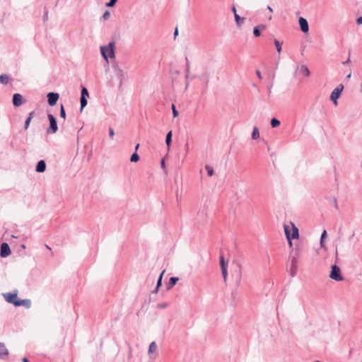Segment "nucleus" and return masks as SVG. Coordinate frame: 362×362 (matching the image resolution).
I'll use <instances>...</instances> for the list:
<instances>
[{"label": "nucleus", "mask_w": 362, "mask_h": 362, "mask_svg": "<svg viewBox=\"0 0 362 362\" xmlns=\"http://www.w3.org/2000/svg\"><path fill=\"white\" fill-rule=\"evenodd\" d=\"M329 277L337 281H341L343 280V276L341 274L340 268L337 265L334 264L332 266Z\"/></svg>", "instance_id": "obj_2"}, {"label": "nucleus", "mask_w": 362, "mask_h": 362, "mask_svg": "<svg viewBox=\"0 0 362 362\" xmlns=\"http://www.w3.org/2000/svg\"><path fill=\"white\" fill-rule=\"evenodd\" d=\"M205 169L207 171V174L209 177H211L212 175H214V169L211 166L209 165H205Z\"/></svg>", "instance_id": "obj_27"}, {"label": "nucleus", "mask_w": 362, "mask_h": 362, "mask_svg": "<svg viewBox=\"0 0 362 362\" xmlns=\"http://www.w3.org/2000/svg\"><path fill=\"white\" fill-rule=\"evenodd\" d=\"M117 1V0H110V1L106 4V6L112 7V6H115V4H116Z\"/></svg>", "instance_id": "obj_37"}, {"label": "nucleus", "mask_w": 362, "mask_h": 362, "mask_svg": "<svg viewBox=\"0 0 362 362\" xmlns=\"http://www.w3.org/2000/svg\"><path fill=\"white\" fill-rule=\"evenodd\" d=\"M256 74L257 76V77L259 78V79H262V75H261V72L259 70H257L256 71Z\"/></svg>", "instance_id": "obj_43"}, {"label": "nucleus", "mask_w": 362, "mask_h": 362, "mask_svg": "<svg viewBox=\"0 0 362 362\" xmlns=\"http://www.w3.org/2000/svg\"><path fill=\"white\" fill-rule=\"evenodd\" d=\"M342 92H332L329 99L335 106L338 105L337 100L340 98Z\"/></svg>", "instance_id": "obj_13"}, {"label": "nucleus", "mask_w": 362, "mask_h": 362, "mask_svg": "<svg viewBox=\"0 0 362 362\" xmlns=\"http://www.w3.org/2000/svg\"><path fill=\"white\" fill-rule=\"evenodd\" d=\"M292 226V233H290V236L292 239H297L299 236L298 228L296 226V225L291 222Z\"/></svg>", "instance_id": "obj_18"}, {"label": "nucleus", "mask_w": 362, "mask_h": 362, "mask_svg": "<svg viewBox=\"0 0 362 362\" xmlns=\"http://www.w3.org/2000/svg\"><path fill=\"white\" fill-rule=\"evenodd\" d=\"M60 117L65 119L66 118V112L64 108V106L62 105L60 108Z\"/></svg>", "instance_id": "obj_35"}, {"label": "nucleus", "mask_w": 362, "mask_h": 362, "mask_svg": "<svg viewBox=\"0 0 362 362\" xmlns=\"http://www.w3.org/2000/svg\"><path fill=\"white\" fill-rule=\"evenodd\" d=\"M139 144H137L135 146V152L137 151V150L139 149Z\"/></svg>", "instance_id": "obj_49"}, {"label": "nucleus", "mask_w": 362, "mask_h": 362, "mask_svg": "<svg viewBox=\"0 0 362 362\" xmlns=\"http://www.w3.org/2000/svg\"><path fill=\"white\" fill-rule=\"evenodd\" d=\"M164 272H165V270H163V271L161 272V274H160V276H159V278H158V281H157V286H156V289H157L159 286H161V284H162V278H163V275Z\"/></svg>", "instance_id": "obj_33"}, {"label": "nucleus", "mask_w": 362, "mask_h": 362, "mask_svg": "<svg viewBox=\"0 0 362 362\" xmlns=\"http://www.w3.org/2000/svg\"><path fill=\"white\" fill-rule=\"evenodd\" d=\"M11 254V249L8 243H4L1 245L0 248V256L1 257H6Z\"/></svg>", "instance_id": "obj_6"}, {"label": "nucleus", "mask_w": 362, "mask_h": 362, "mask_svg": "<svg viewBox=\"0 0 362 362\" xmlns=\"http://www.w3.org/2000/svg\"><path fill=\"white\" fill-rule=\"evenodd\" d=\"M234 17H235V23L238 25L240 26L243 23L244 20H245L244 18H241L238 13H235Z\"/></svg>", "instance_id": "obj_22"}, {"label": "nucleus", "mask_w": 362, "mask_h": 362, "mask_svg": "<svg viewBox=\"0 0 362 362\" xmlns=\"http://www.w3.org/2000/svg\"><path fill=\"white\" fill-rule=\"evenodd\" d=\"M8 355V350L4 343L0 342V358H4Z\"/></svg>", "instance_id": "obj_16"}, {"label": "nucleus", "mask_w": 362, "mask_h": 362, "mask_svg": "<svg viewBox=\"0 0 362 362\" xmlns=\"http://www.w3.org/2000/svg\"><path fill=\"white\" fill-rule=\"evenodd\" d=\"M46 247H47V249H49V250H50V249H51V248H50L47 245H46Z\"/></svg>", "instance_id": "obj_54"}, {"label": "nucleus", "mask_w": 362, "mask_h": 362, "mask_svg": "<svg viewBox=\"0 0 362 362\" xmlns=\"http://www.w3.org/2000/svg\"><path fill=\"white\" fill-rule=\"evenodd\" d=\"M296 71L304 75L305 76H308L310 75V71L305 65H298Z\"/></svg>", "instance_id": "obj_11"}, {"label": "nucleus", "mask_w": 362, "mask_h": 362, "mask_svg": "<svg viewBox=\"0 0 362 362\" xmlns=\"http://www.w3.org/2000/svg\"><path fill=\"white\" fill-rule=\"evenodd\" d=\"M109 135H110V137L111 139H113V136L115 135V132H114V129L112 128H110V129H109Z\"/></svg>", "instance_id": "obj_40"}, {"label": "nucleus", "mask_w": 362, "mask_h": 362, "mask_svg": "<svg viewBox=\"0 0 362 362\" xmlns=\"http://www.w3.org/2000/svg\"><path fill=\"white\" fill-rule=\"evenodd\" d=\"M267 9L270 11V12H272L273 11V9L272 8V7L270 6H267Z\"/></svg>", "instance_id": "obj_50"}, {"label": "nucleus", "mask_w": 362, "mask_h": 362, "mask_svg": "<svg viewBox=\"0 0 362 362\" xmlns=\"http://www.w3.org/2000/svg\"><path fill=\"white\" fill-rule=\"evenodd\" d=\"M298 21L301 31L305 33H308L309 30V25L307 20L303 17H300Z\"/></svg>", "instance_id": "obj_9"}, {"label": "nucleus", "mask_w": 362, "mask_h": 362, "mask_svg": "<svg viewBox=\"0 0 362 362\" xmlns=\"http://www.w3.org/2000/svg\"><path fill=\"white\" fill-rule=\"evenodd\" d=\"M326 236H327V231L325 230H324L321 235V237H320V246L322 248L325 247L324 239L325 238Z\"/></svg>", "instance_id": "obj_26"}, {"label": "nucleus", "mask_w": 362, "mask_h": 362, "mask_svg": "<svg viewBox=\"0 0 362 362\" xmlns=\"http://www.w3.org/2000/svg\"><path fill=\"white\" fill-rule=\"evenodd\" d=\"M59 94L56 92H49L48 95H47V98H48V104L50 105V106H54V105H56L58 99H59Z\"/></svg>", "instance_id": "obj_5"}, {"label": "nucleus", "mask_w": 362, "mask_h": 362, "mask_svg": "<svg viewBox=\"0 0 362 362\" xmlns=\"http://www.w3.org/2000/svg\"><path fill=\"white\" fill-rule=\"evenodd\" d=\"M166 306H167V304H166V303H163V304H160V305H158V308H165Z\"/></svg>", "instance_id": "obj_44"}, {"label": "nucleus", "mask_w": 362, "mask_h": 362, "mask_svg": "<svg viewBox=\"0 0 362 362\" xmlns=\"http://www.w3.org/2000/svg\"><path fill=\"white\" fill-rule=\"evenodd\" d=\"M23 103V96L20 93H15L13 96V104L15 107L21 106Z\"/></svg>", "instance_id": "obj_10"}, {"label": "nucleus", "mask_w": 362, "mask_h": 362, "mask_svg": "<svg viewBox=\"0 0 362 362\" xmlns=\"http://www.w3.org/2000/svg\"><path fill=\"white\" fill-rule=\"evenodd\" d=\"M349 62H350V59L349 58L346 62H343V64H347V63H349Z\"/></svg>", "instance_id": "obj_52"}, {"label": "nucleus", "mask_w": 362, "mask_h": 362, "mask_svg": "<svg viewBox=\"0 0 362 362\" xmlns=\"http://www.w3.org/2000/svg\"><path fill=\"white\" fill-rule=\"evenodd\" d=\"M4 297L8 303H13L14 305V302H16L17 300V294L16 293H8L4 295Z\"/></svg>", "instance_id": "obj_15"}, {"label": "nucleus", "mask_w": 362, "mask_h": 362, "mask_svg": "<svg viewBox=\"0 0 362 362\" xmlns=\"http://www.w3.org/2000/svg\"><path fill=\"white\" fill-rule=\"evenodd\" d=\"M178 35V30H177V28H175V32H174V36L175 37Z\"/></svg>", "instance_id": "obj_47"}, {"label": "nucleus", "mask_w": 362, "mask_h": 362, "mask_svg": "<svg viewBox=\"0 0 362 362\" xmlns=\"http://www.w3.org/2000/svg\"><path fill=\"white\" fill-rule=\"evenodd\" d=\"M81 95L80 98L81 102V110L80 111L82 112L83 109L87 105L88 103V99L90 98L89 96V92H81Z\"/></svg>", "instance_id": "obj_7"}, {"label": "nucleus", "mask_w": 362, "mask_h": 362, "mask_svg": "<svg viewBox=\"0 0 362 362\" xmlns=\"http://www.w3.org/2000/svg\"><path fill=\"white\" fill-rule=\"evenodd\" d=\"M81 90L85 91V90H88L86 87H82Z\"/></svg>", "instance_id": "obj_53"}, {"label": "nucleus", "mask_w": 362, "mask_h": 362, "mask_svg": "<svg viewBox=\"0 0 362 362\" xmlns=\"http://www.w3.org/2000/svg\"><path fill=\"white\" fill-rule=\"evenodd\" d=\"M297 263H298L297 257H292L291 267H290V270H289V272H290V274L291 276H294L296 274Z\"/></svg>", "instance_id": "obj_8"}, {"label": "nucleus", "mask_w": 362, "mask_h": 362, "mask_svg": "<svg viewBox=\"0 0 362 362\" xmlns=\"http://www.w3.org/2000/svg\"><path fill=\"white\" fill-rule=\"evenodd\" d=\"M35 112H31L29 113V115H28V117H30V119H33V115H34Z\"/></svg>", "instance_id": "obj_45"}, {"label": "nucleus", "mask_w": 362, "mask_h": 362, "mask_svg": "<svg viewBox=\"0 0 362 362\" xmlns=\"http://www.w3.org/2000/svg\"><path fill=\"white\" fill-rule=\"evenodd\" d=\"M32 119H30V117H28L25 120V125H24V129H27L28 127H29V125H30V123L31 122Z\"/></svg>", "instance_id": "obj_38"}, {"label": "nucleus", "mask_w": 362, "mask_h": 362, "mask_svg": "<svg viewBox=\"0 0 362 362\" xmlns=\"http://www.w3.org/2000/svg\"><path fill=\"white\" fill-rule=\"evenodd\" d=\"M9 81V77L6 74L0 75V83L2 84H7Z\"/></svg>", "instance_id": "obj_23"}, {"label": "nucleus", "mask_w": 362, "mask_h": 362, "mask_svg": "<svg viewBox=\"0 0 362 362\" xmlns=\"http://www.w3.org/2000/svg\"><path fill=\"white\" fill-rule=\"evenodd\" d=\"M110 16V13L109 11H105L103 15L101 17V19H103L105 21L107 20Z\"/></svg>", "instance_id": "obj_34"}, {"label": "nucleus", "mask_w": 362, "mask_h": 362, "mask_svg": "<svg viewBox=\"0 0 362 362\" xmlns=\"http://www.w3.org/2000/svg\"><path fill=\"white\" fill-rule=\"evenodd\" d=\"M270 124L272 127L276 128L280 125V121L276 118L274 117L271 119Z\"/></svg>", "instance_id": "obj_25"}, {"label": "nucleus", "mask_w": 362, "mask_h": 362, "mask_svg": "<svg viewBox=\"0 0 362 362\" xmlns=\"http://www.w3.org/2000/svg\"><path fill=\"white\" fill-rule=\"evenodd\" d=\"M47 117L49 121V127L47 129V134H54L58 129L57 119L52 114H49Z\"/></svg>", "instance_id": "obj_3"}, {"label": "nucleus", "mask_w": 362, "mask_h": 362, "mask_svg": "<svg viewBox=\"0 0 362 362\" xmlns=\"http://www.w3.org/2000/svg\"><path fill=\"white\" fill-rule=\"evenodd\" d=\"M220 264L221 269L228 268V262H225L224 257L223 256H221L220 257Z\"/></svg>", "instance_id": "obj_29"}, {"label": "nucleus", "mask_w": 362, "mask_h": 362, "mask_svg": "<svg viewBox=\"0 0 362 362\" xmlns=\"http://www.w3.org/2000/svg\"><path fill=\"white\" fill-rule=\"evenodd\" d=\"M139 160V156L136 152H134L130 158V161L132 163H136Z\"/></svg>", "instance_id": "obj_28"}, {"label": "nucleus", "mask_w": 362, "mask_h": 362, "mask_svg": "<svg viewBox=\"0 0 362 362\" xmlns=\"http://www.w3.org/2000/svg\"><path fill=\"white\" fill-rule=\"evenodd\" d=\"M259 137V129L257 127H254L252 132V139L256 140Z\"/></svg>", "instance_id": "obj_21"}, {"label": "nucleus", "mask_w": 362, "mask_h": 362, "mask_svg": "<svg viewBox=\"0 0 362 362\" xmlns=\"http://www.w3.org/2000/svg\"><path fill=\"white\" fill-rule=\"evenodd\" d=\"M274 45L276 46L277 52L280 53L281 52V44L279 42V40H274Z\"/></svg>", "instance_id": "obj_32"}, {"label": "nucleus", "mask_w": 362, "mask_h": 362, "mask_svg": "<svg viewBox=\"0 0 362 362\" xmlns=\"http://www.w3.org/2000/svg\"><path fill=\"white\" fill-rule=\"evenodd\" d=\"M115 42H109L107 46H101L100 52L103 57L107 61L108 57L115 58Z\"/></svg>", "instance_id": "obj_1"}, {"label": "nucleus", "mask_w": 362, "mask_h": 362, "mask_svg": "<svg viewBox=\"0 0 362 362\" xmlns=\"http://www.w3.org/2000/svg\"><path fill=\"white\" fill-rule=\"evenodd\" d=\"M344 85L340 83L337 87H335L333 90H344Z\"/></svg>", "instance_id": "obj_39"}, {"label": "nucleus", "mask_w": 362, "mask_h": 362, "mask_svg": "<svg viewBox=\"0 0 362 362\" xmlns=\"http://www.w3.org/2000/svg\"><path fill=\"white\" fill-rule=\"evenodd\" d=\"M172 135H173L172 131H170L166 135L165 143H166V145L168 146V147H169L171 144Z\"/></svg>", "instance_id": "obj_24"}, {"label": "nucleus", "mask_w": 362, "mask_h": 362, "mask_svg": "<svg viewBox=\"0 0 362 362\" xmlns=\"http://www.w3.org/2000/svg\"><path fill=\"white\" fill-rule=\"evenodd\" d=\"M284 228L285 235H286V238L288 240V244H289L290 247H291L293 245V243H292V241H291L292 238L290 236L289 226H287L286 224H284Z\"/></svg>", "instance_id": "obj_19"}, {"label": "nucleus", "mask_w": 362, "mask_h": 362, "mask_svg": "<svg viewBox=\"0 0 362 362\" xmlns=\"http://www.w3.org/2000/svg\"><path fill=\"white\" fill-rule=\"evenodd\" d=\"M157 345L155 341H152L148 347V354L151 358H156L158 356Z\"/></svg>", "instance_id": "obj_4"}, {"label": "nucleus", "mask_w": 362, "mask_h": 362, "mask_svg": "<svg viewBox=\"0 0 362 362\" xmlns=\"http://www.w3.org/2000/svg\"><path fill=\"white\" fill-rule=\"evenodd\" d=\"M356 23L358 24V25H361L362 24V16H360L359 18H358L356 19Z\"/></svg>", "instance_id": "obj_41"}, {"label": "nucleus", "mask_w": 362, "mask_h": 362, "mask_svg": "<svg viewBox=\"0 0 362 362\" xmlns=\"http://www.w3.org/2000/svg\"><path fill=\"white\" fill-rule=\"evenodd\" d=\"M232 11L234 13V16L235 15V13H237L236 8L235 6L232 7Z\"/></svg>", "instance_id": "obj_48"}, {"label": "nucleus", "mask_w": 362, "mask_h": 362, "mask_svg": "<svg viewBox=\"0 0 362 362\" xmlns=\"http://www.w3.org/2000/svg\"><path fill=\"white\" fill-rule=\"evenodd\" d=\"M186 60V78L188 79L189 74V62L187 57H185Z\"/></svg>", "instance_id": "obj_30"}, {"label": "nucleus", "mask_w": 362, "mask_h": 362, "mask_svg": "<svg viewBox=\"0 0 362 362\" xmlns=\"http://www.w3.org/2000/svg\"><path fill=\"white\" fill-rule=\"evenodd\" d=\"M179 279L177 277H170V280H169V282L167 285V289L169 290L170 288H172L175 284L178 281Z\"/></svg>", "instance_id": "obj_20"}, {"label": "nucleus", "mask_w": 362, "mask_h": 362, "mask_svg": "<svg viewBox=\"0 0 362 362\" xmlns=\"http://www.w3.org/2000/svg\"><path fill=\"white\" fill-rule=\"evenodd\" d=\"M221 273L223 278L224 281H226L228 276V268L221 269Z\"/></svg>", "instance_id": "obj_31"}, {"label": "nucleus", "mask_w": 362, "mask_h": 362, "mask_svg": "<svg viewBox=\"0 0 362 362\" xmlns=\"http://www.w3.org/2000/svg\"><path fill=\"white\" fill-rule=\"evenodd\" d=\"M46 170V163L45 160H40L37 162L36 165V172L37 173H44Z\"/></svg>", "instance_id": "obj_14"}, {"label": "nucleus", "mask_w": 362, "mask_h": 362, "mask_svg": "<svg viewBox=\"0 0 362 362\" xmlns=\"http://www.w3.org/2000/svg\"><path fill=\"white\" fill-rule=\"evenodd\" d=\"M43 18L45 21L48 19V11H45Z\"/></svg>", "instance_id": "obj_42"}, {"label": "nucleus", "mask_w": 362, "mask_h": 362, "mask_svg": "<svg viewBox=\"0 0 362 362\" xmlns=\"http://www.w3.org/2000/svg\"><path fill=\"white\" fill-rule=\"evenodd\" d=\"M15 306H21L23 305L27 308H29L31 305L30 300L28 299L25 300H17L16 302H14Z\"/></svg>", "instance_id": "obj_12"}, {"label": "nucleus", "mask_w": 362, "mask_h": 362, "mask_svg": "<svg viewBox=\"0 0 362 362\" xmlns=\"http://www.w3.org/2000/svg\"><path fill=\"white\" fill-rule=\"evenodd\" d=\"M172 110H173V115L174 117H176L178 115V112L175 108V106L174 104H172Z\"/></svg>", "instance_id": "obj_36"}, {"label": "nucleus", "mask_w": 362, "mask_h": 362, "mask_svg": "<svg viewBox=\"0 0 362 362\" xmlns=\"http://www.w3.org/2000/svg\"><path fill=\"white\" fill-rule=\"evenodd\" d=\"M266 28L264 25L260 24L257 26H255L253 30V34L255 37H259L261 35V31L264 30Z\"/></svg>", "instance_id": "obj_17"}, {"label": "nucleus", "mask_w": 362, "mask_h": 362, "mask_svg": "<svg viewBox=\"0 0 362 362\" xmlns=\"http://www.w3.org/2000/svg\"><path fill=\"white\" fill-rule=\"evenodd\" d=\"M161 166H162L163 168H165V164L164 159H162V160H161Z\"/></svg>", "instance_id": "obj_46"}, {"label": "nucleus", "mask_w": 362, "mask_h": 362, "mask_svg": "<svg viewBox=\"0 0 362 362\" xmlns=\"http://www.w3.org/2000/svg\"><path fill=\"white\" fill-rule=\"evenodd\" d=\"M22 361L23 362H29L28 359L25 357H24Z\"/></svg>", "instance_id": "obj_51"}]
</instances>
